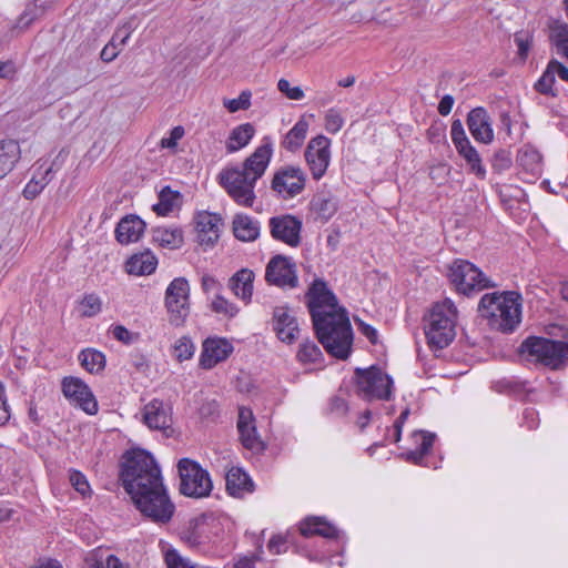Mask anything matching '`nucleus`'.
<instances>
[{
    "label": "nucleus",
    "instance_id": "nucleus-1",
    "mask_svg": "<svg viewBox=\"0 0 568 568\" xmlns=\"http://www.w3.org/2000/svg\"><path fill=\"white\" fill-rule=\"evenodd\" d=\"M119 478L135 508L151 521L168 524L175 511L154 457L144 449L122 455Z\"/></svg>",
    "mask_w": 568,
    "mask_h": 568
},
{
    "label": "nucleus",
    "instance_id": "nucleus-2",
    "mask_svg": "<svg viewBox=\"0 0 568 568\" xmlns=\"http://www.w3.org/2000/svg\"><path fill=\"white\" fill-rule=\"evenodd\" d=\"M306 298L318 342L333 357L347 359L354 335L346 308L339 305L336 295L322 278L313 281Z\"/></svg>",
    "mask_w": 568,
    "mask_h": 568
},
{
    "label": "nucleus",
    "instance_id": "nucleus-3",
    "mask_svg": "<svg viewBox=\"0 0 568 568\" xmlns=\"http://www.w3.org/2000/svg\"><path fill=\"white\" fill-rule=\"evenodd\" d=\"M273 155V143L270 136H264L261 145L245 159L242 166L222 170L219 174L220 184L229 196L244 207H252L256 195V182L264 175Z\"/></svg>",
    "mask_w": 568,
    "mask_h": 568
},
{
    "label": "nucleus",
    "instance_id": "nucleus-4",
    "mask_svg": "<svg viewBox=\"0 0 568 568\" xmlns=\"http://www.w3.org/2000/svg\"><path fill=\"white\" fill-rule=\"evenodd\" d=\"M520 294L514 291L487 293L481 296L478 312L490 328L511 333L521 320Z\"/></svg>",
    "mask_w": 568,
    "mask_h": 568
},
{
    "label": "nucleus",
    "instance_id": "nucleus-5",
    "mask_svg": "<svg viewBox=\"0 0 568 568\" xmlns=\"http://www.w3.org/2000/svg\"><path fill=\"white\" fill-rule=\"evenodd\" d=\"M457 308L446 298L434 304L429 314L425 316V335L432 349H444L456 336Z\"/></svg>",
    "mask_w": 568,
    "mask_h": 568
},
{
    "label": "nucleus",
    "instance_id": "nucleus-6",
    "mask_svg": "<svg viewBox=\"0 0 568 568\" xmlns=\"http://www.w3.org/2000/svg\"><path fill=\"white\" fill-rule=\"evenodd\" d=\"M520 352L551 369H559L568 364L567 342L530 336L520 345Z\"/></svg>",
    "mask_w": 568,
    "mask_h": 568
},
{
    "label": "nucleus",
    "instance_id": "nucleus-7",
    "mask_svg": "<svg viewBox=\"0 0 568 568\" xmlns=\"http://www.w3.org/2000/svg\"><path fill=\"white\" fill-rule=\"evenodd\" d=\"M447 277L458 293L467 296L496 286L475 264L463 258L448 265Z\"/></svg>",
    "mask_w": 568,
    "mask_h": 568
},
{
    "label": "nucleus",
    "instance_id": "nucleus-8",
    "mask_svg": "<svg viewBox=\"0 0 568 568\" xmlns=\"http://www.w3.org/2000/svg\"><path fill=\"white\" fill-rule=\"evenodd\" d=\"M357 394L365 400H389L394 382L377 366L355 369Z\"/></svg>",
    "mask_w": 568,
    "mask_h": 568
},
{
    "label": "nucleus",
    "instance_id": "nucleus-9",
    "mask_svg": "<svg viewBox=\"0 0 568 568\" xmlns=\"http://www.w3.org/2000/svg\"><path fill=\"white\" fill-rule=\"evenodd\" d=\"M180 475V493L192 498L206 497L212 491V481L209 473L196 462L182 458L178 464Z\"/></svg>",
    "mask_w": 568,
    "mask_h": 568
},
{
    "label": "nucleus",
    "instance_id": "nucleus-10",
    "mask_svg": "<svg viewBox=\"0 0 568 568\" xmlns=\"http://www.w3.org/2000/svg\"><path fill=\"white\" fill-rule=\"evenodd\" d=\"M164 306L169 323L175 327L184 326L190 315V284L185 277H175L166 287Z\"/></svg>",
    "mask_w": 568,
    "mask_h": 568
},
{
    "label": "nucleus",
    "instance_id": "nucleus-11",
    "mask_svg": "<svg viewBox=\"0 0 568 568\" xmlns=\"http://www.w3.org/2000/svg\"><path fill=\"white\" fill-rule=\"evenodd\" d=\"M306 181L307 176L302 168L283 165L273 173L271 190L277 197L291 200L305 190Z\"/></svg>",
    "mask_w": 568,
    "mask_h": 568
},
{
    "label": "nucleus",
    "instance_id": "nucleus-12",
    "mask_svg": "<svg viewBox=\"0 0 568 568\" xmlns=\"http://www.w3.org/2000/svg\"><path fill=\"white\" fill-rule=\"evenodd\" d=\"M450 136L458 154L466 161L469 172L474 173L479 179H485L486 169L481 163V158L478 151L471 145L459 119L452 122Z\"/></svg>",
    "mask_w": 568,
    "mask_h": 568
},
{
    "label": "nucleus",
    "instance_id": "nucleus-13",
    "mask_svg": "<svg viewBox=\"0 0 568 568\" xmlns=\"http://www.w3.org/2000/svg\"><path fill=\"white\" fill-rule=\"evenodd\" d=\"M304 156L313 179L321 180L331 163V140L322 134L311 139Z\"/></svg>",
    "mask_w": 568,
    "mask_h": 568
},
{
    "label": "nucleus",
    "instance_id": "nucleus-14",
    "mask_svg": "<svg viewBox=\"0 0 568 568\" xmlns=\"http://www.w3.org/2000/svg\"><path fill=\"white\" fill-rule=\"evenodd\" d=\"M64 397L89 415L98 413V402L90 387L79 377L67 376L61 383Z\"/></svg>",
    "mask_w": 568,
    "mask_h": 568
},
{
    "label": "nucleus",
    "instance_id": "nucleus-15",
    "mask_svg": "<svg viewBox=\"0 0 568 568\" xmlns=\"http://www.w3.org/2000/svg\"><path fill=\"white\" fill-rule=\"evenodd\" d=\"M265 280L267 283L278 287H297L298 277L293 258L284 255L272 257L266 265Z\"/></svg>",
    "mask_w": 568,
    "mask_h": 568
},
{
    "label": "nucleus",
    "instance_id": "nucleus-16",
    "mask_svg": "<svg viewBox=\"0 0 568 568\" xmlns=\"http://www.w3.org/2000/svg\"><path fill=\"white\" fill-rule=\"evenodd\" d=\"M271 236L291 247L301 244L302 221L291 214L273 216L268 221Z\"/></svg>",
    "mask_w": 568,
    "mask_h": 568
},
{
    "label": "nucleus",
    "instance_id": "nucleus-17",
    "mask_svg": "<svg viewBox=\"0 0 568 568\" xmlns=\"http://www.w3.org/2000/svg\"><path fill=\"white\" fill-rule=\"evenodd\" d=\"M171 406L161 399H152L143 408V423L153 430H161L166 437L173 433Z\"/></svg>",
    "mask_w": 568,
    "mask_h": 568
},
{
    "label": "nucleus",
    "instance_id": "nucleus-18",
    "mask_svg": "<svg viewBox=\"0 0 568 568\" xmlns=\"http://www.w3.org/2000/svg\"><path fill=\"white\" fill-rule=\"evenodd\" d=\"M194 221L199 244L210 247L213 246L220 237L221 226L223 224L221 215L202 211L195 215Z\"/></svg>",
    "mask_w": 568,
    "mask_h": 568
},
{
    "label": "nucleus",
    "instance_id": "nucleus-19",
    "mask_svg": "<svg viewBox=\"0 0 568 568\" xmlns=\"http://www.w3.org/2000/svg\"><path fill=\"white\" fill-rule=\"evenodd\" d=\"M471 136L480 143L489 144L494 140L491 118L483 106L471 109L466 120Z\"/></svg>",
    "mask_w": 568,
    "mask_h": 568
},
{
    "label": "nucleus",
    "instance_id": "nucleus-20",
    "mask_svg": "<svg viewBox=\"0 0 568 568\" xmlns=\"http://www.w3.org/2000/svg\"><path fill=\"white\" fill-rule=\"evenodd\" d=\"M233 352V345L225 338H206L203 342V349L200 364L205 369L213 368L220 362L225 361Z\"/></svg>",
    "mask_w": 568,
    "mask_h": 568
},
{
    "label": "nucleus",
    "instance_id": "nucleus-21",
    "mask_svg": "<svg viewBox=\"0 0 568 568\" xmlns=\"http://www.w3.org/2000/svg\"><path fill=\"white\" fill-rule=\"evenodd\" d=\"M273 329L280 341L292 344L298 337V324L285 306L275 307L273 311Z\"/></svg>",
    "mask_w": 568,
    "mask_h": 568
},
{
    "label": "nucleus",
    "instance_id": "nucleus-22",
    "mask_svg": "<svg viewBox=\"0 0 568 568\" xmlns=\"http://www.w3.org/2000/svg\"><path fill=\"white\" fill-rule=\"evenodd\" d=\"M134 29L135 24L133 20H128L123 24L119 26L111 40L101 50V60L109 63L116 59L124 45L128 43Z\"/></svg>",
    "mask_w": 568,
    "mask_h": 568
},
{
    "label": "nucleus",
    "instance_id": "nucleus-23",
    "mask_svg": "<svg viewBox=\"0 0 568 568\" xmlns=\"http://www.w3.org/2000/svg\"><path fill=\"white\" fill-rule=\"evenodd\" d=\"M254 418L250 409L240 408L237 430L242 445L250 450L260 452L264 449V445L256 433L253 424Z\"/></svg>",
    "mask_w": 568,
    "mask_h": 568
},
{
    "label": "nucleus",
    "instance_id": "nucleus-24",
    "mask_svg": "<svg viewBox=\"0 0 568 568\" xmlns=\"http://www.w3.org/2000/svg\"><path fill=\"white\" fill-rule=\"evenodd\" d=\"M310 210L315 215V220L326 223L338 210L337 200L329 191H320L313 195Z\"/></svg>",
    "mask_w": 568,
    "mask_h": 568
},
{
    "label": "nucleus",
    "instance_id": "nucleus-25",
    "mask_svg": "<svg viewBox=\"0 0 568 568\" xmlns=\"http://www.w3.org/2000/svg\"><path fill=\"white\" fill-rule=\"evenodd\" d=\"M145 222L136 215H128L120 220L115 227V237L121 244L139 241L144 233Z\"/></svg>",
    "mask_w": 568,
    "mask_h": 568
},
{
    "label": "nucleus",
    "instance_id": "nucleus-26",
    "mask_svg": "<svg viewBox=\"0 0 568 568\" xmlns=\"http://www.w3.org/2000/svg\"><path fill=\"white\" fill-rule=\"evenodd\" d=\"M300 532L308 538L321 536L327 539L338 538V529L324 517L310 516L300 523Z\"/></svg>",
    "mask_w": 568,
    "mask_h": 568
},
{
    "label": "nucleus",
    "instance_id": "nucleus-27",
    "mask_svg": "<svg viewBox=\"0 0 568 568\" xmlns=\"http://www.w3.org/2000/svg\"><path fill=\"white\" fill-rule=\"evenodd\" d=\"M226 490L234 497H240L245 493L254 490V484L251 477L241 467H231L226 473Z\"/></svg>",
    "mask_w": 568,
    "mask_h": 568
},
{
    "label": "nucleus",
    "instance_id": "nucleus-28",
    "mask_svg": "<svg viewBox=\"0 0 568 568\" xmlns=\"http://www.w3.org/2000/svg\"><path fill=\"white\" fill-rule=\"evenodd\" d=\"M254 273L248 268L237 271L229 282L234 295L244 302H250L253 294Z\"/></svg>",
    "mask_w": 568,
    "mask_h": 568
},
{
    "label": "nucleus",
    "instance_id": "nucleus-29",
    "mask_svg": "<svg viewBox=\"0 0 568 568\" xmlns=\"http://www.w3.org/2000/svg\"><path fill=\"white\" fill-rule=\"evenodd\" d=\"M158 265V258L150 251L132 255L125 264L126 272L132 275L142 276L152 274Z\"/></svg>",
    "mask_w": 568,
    "mask_h": 568
},
{
    "label": "nucleus",
    "instance_id": "nucleus-30",
    "mask_svg": "<svg viewBox=\"0 0 568 568\" xmlns=\"http://www.w3.org/2000/svg\"><path fill=\"white\" fill-rule=\"evenodd\" d=\"M20 155V145L17 141L11 139L0 141V180L13 170Z\"/></svg>",
    "mask_w": 568,
    "mask_h": 568
},
{
    "label": "nucleus",
    "instance_id": "nucleus-31",
    "mask_svg": "<svg viewBox=\"0 0 568 568\" xmlns=\"http://www.w3.org/2000/svg\"><path fill=\"white\" fill-rule=\"evenodd\" d=\"M233 233L240 241H255L260 235V223L247 214H236L233 219Z\"/></svg>",
    "mask_w": 568,
    "mask_h": 568
},
{
    "label": "nucleus",
    "instance_id": "nucleus-32",
    "mask_svg": "<svg viewBox=\"0 0 568 568\" xmlns=\"http://www.w3.org/2000/svg\"><path fill=\"white\" fill-rule=\"evenodd\" d=\"M158 203L152 206V210L159 216H166L182 204V194L179 191L172 190L169 185L162 187L158 195Z\"/></svg>",
    "mask_w": 568,
    "mask_h": 568
},
{
    "label": "nucleus",
    "instance_id": "nucleus-33",
    "mask_svg": "<svg viewBox=\"0 0 568 568\" xmlns=\"http://www.w3.org/2000/svg\"><path fill=\"white\" fill-rule=\"evenodd\" d=\"M255 134V128L252 123H243L235 126L226 141L227 153H234L245 148Z\"/></svg>",
    "mask_w": 568,
    "mask_h": 568
},
{
    "label": "nucleus",
    "instance_id": "nucleus-34",
    "mask_svg": "<svg viewBox=\"0 0 568 568\" xmlns=\"http://www.w3.org/2000/svg\"><path fill=\"white\" fill-rule=\"evenodd\" d=\"M78 359L81 366L90 374H100L106 364L105 355L95 348L82 349Z\"/></svg>",
    "mask_w": 568,
    "mask_h": 568
},
{
    "label": "nucleus",
    "instance_id": "nucleus-35",
    "mask_svg": "<svg viewBox=\"0 0 568 568\" xmlns=\"http://www.w3.org/2000/svg\"><path fill=\"white\" fill-rule=\"evenodd\" d=\"M153 240L162 247L176 250L183 244V233L179 227H156L153 230Z\"/></svg>",
    "mask_w": 568,
    "mask_h": 568
},
{
    "label": "nucleus",
    "instance_id": "nucleus-36",
    "mask_svg": "<svg viewBox=\"0 0 568 568\" xmlns=\"http://www.w3.org/2000/svg\"><path fill=\"white\" fill-rule=\"evenodd\" d=\"M308 131V122L300 119L294 126L286 133L282 143L283 148L287 151H296L302 146Z\"/></svg>",
    "mask_w": 568,
    "mask_h": 568
},
{
    "label": "nucleus",
    "instance_id": "nucleus-37",
    "mask_svg": "<svg viewBox=\"0 0 568 568\" xmlns=\"http://www.w3.org/2000/svg\"><path fill=\"white\" fill-rule=\"evenodd\" d=\"M52 180V168H45L40 178L33 175L26 184L22 195L27 200L36 199Z\"/></svg>",
    "mask_w": 568,
    "mask_h": 568
},
{
    "label": "nucleus",
    "instance_id": "nucleus-38",
    "mask_svg": "<svg viewBox=\"0 0 568 568\" xmlns=\"http://www.w3.org/2000/svg\"><path fill=\"white\" fill-rule=\"evenodd\" d=\"M517 161L523 169L534 175L539 174L541 171V156L531 148L521 150L517 156Z\"/></svg>",
    "mask_w": 568,
    "mask_h": 568
},
{
    "label": "nucleus",
    "instance_id": "nucleus-39",
    "mask_svg": "<svg viewBox=\"0 0 568 568\" xmlns=\"http://www.w3.org/2000/svg\"><path fill=\"white\" fill-rule=\"evenodd\" d=\"M296 357L302 364H315L322 361L323 353L315 342L306 339L300 345Z\"/></svg>",
    "mask_w": 568,
    "mask_h": 568
},
{
    "label": "nucleus",
    "instance_id": "nucleus-40",
    "mask_svg": "<svg viewBox=\"0 0 568 568\" xmlns=\"http://www.w3.org/2000/svg\"><path fill=\"white\" fill-rule=\"evenodd\" d=\"M102 310L101 298L94 294H85L78 303V312L81 317H93Z\"/></svg>",
    "mask_w": 568,
    "mask_h": 568
},
{
    "label": "nucleus",
    "instance_id": "nucleus-41",
    "mask_svg": "<svg viewBox=\"0 0 568 568\" xmlns=\"http://www.w3.org/2000/svg\"><path fill=\"white\" fill-rule=\"evenodd\" d=\"M40 0H31V2L27 6L24 12L21 14L20 20L29 26L33 21L42 18L47 10H49L52 6V2L49 1H42L39 3Z\"/></svg>",
    "mask_w": 568,
    "mask_h": 568
},
{
    "label": "nucleus",
    "instance_id": "nucleus-42",
    "mask_svg": "<svg viewBox=\"0 0 568 568\" xmlns=\"http://www.w3.org/2000/svg\"><path fill=\"white\" fill-rule=\"evenodd\" d=\"M551 40L557 53L568 60V24L559 23L552 29Z\"/></svg>",
    "mask_w": 568,
    "mask_h": 568
},
{
    "label": "nucleus",
    "instance_id": "nucleus-43",
    "mask_svg": "<svg viewBox=\"0 0 568 568\" xmlns=\"http://www.w3.org/2000/svg\"><path fill=\"white\" fill-rule=\"evenodd\" d=\"M211 310L216 314H222L230 318L234 317L239 313V307L221 294H216L212 300Z\"/></svg>",
    "mask_w": 568,
    "mask_h": 568
},
{
    "label": "nucleus",
    "instance_id": "nucleus-44",
    "mask_svg": "<svg viewBox=\"0 0 568 568\" xmlns=\"http://www.w3.org/2000/svg\"><path fill=\"white\" fill-rule=\"evenodd\" d=\"M555 80L556 77L554 75L549 65H547L541 77L535 83L536 91L544 95L556 97L557 93L552 90Z\"/></svg>",
    "mask_w": 568,
    "mask_h": 568
},
{
    "label": "nucleus",
    "instance_id": "nucleus-45",
    "mask_svg": "<svg viewBox=\"0 0 568 568\" xmlns=\"http://www.w3.org/2000/svg\"><path fill=\"white\" fill-rule=\"evenodd\" d=\"M252 93L250 90H243L236 99H225L223 101L224 108L229 112L234 113L240 110H247L251 106Z\"/></svg>",
    "mask_w": 568,
    "mask_h": 568
},
{
    "label": "nucleus",
    "instance_id": "nucleus-46",
    "mask_svg": "<svg viewBox=\"0 0 568 568\" xmlns=\"http://www.w3.org/2000/svg\"><path fill=\"white\" fill-rule=\"evenodd\" d=\"M195 346L190 337L182 336L174 345V355L179 362L192 358Z\"/></svg>",
    "mask_w": 568,
    "mask_h": 568
},
{
    "label": "nucleus",
    "instance_id": "nucleus-47",
    "mask_svg": "<svg viewBox=\"0 0 568 568\" xmlns=\"http://www.w3.org/2000/svg\"><path fill=\"white\" fill-rule=\"evenodd\" d=\"M413 438L416 444L415 449H418L424 455H427L433 447L436 435L434 433L426 432V430H417V432L413 433Z\"/></svg>",
    "mask_w": 568,
    "mask_h": 568
},
{
    "label": "nucleus",
    "instance_id": "nucleus-48",
    "mask_svg": "<svg viewBox=\"0 0 568 568\" xmlns=\"http://www.w3.org/2000/svg\"><path fill=\"white\" fill-rule=\"evenodd\" d=\"M513 159L511 153L508 150L500 149L495 152L491 160V168L495 172L501 173L511 168Z\"/></svg>",
    "mask_w": 568,
    "mask_h": 568
},
{
    "label": "nucleus",
    "instance_id": "nucleus-49",
    "mask_svg": "<svg viewBox=\"0 0 568 568\" xmlns=\"http://www.w3.org/2000/svg\"><path fill=\"white\" fill-rule=\"evenodd\" d=\"M344 125V119L341 114V112L335 109L331 108L327 110L325 114V129L329 133H337Z\"/></svg>",
    "mask_w": 568,
    "mask_h": 568
},
{
    "label": "nucleus",
    "instance_id": "nucleus-50",
    "mask_svg": "<svg viewBox=\"0 0 568 568\" xmlns=\"http://www.w3.org/2000/svg\"><path fill=\"white\" fill-rule=\"evenodd\" d=\"M514 41L518 48V55L525 60L531 45V37L528 32L520 31L515 33Z\"/></svg>",
    "mask_w": 568,
    "mask_h": 568
},
{
    "label": "nucleus",
    "instance_id": "nucleus-51",
    "mask_svg": "<svg viewBox=\"0 0 568 568\" xmlns=\"http://www.w3.org/2000/svg\"><path fill=\"white\" fill-rule=\"evenodd\" d=\"M277 89L281 93L285 94L286 98L291 100H302L304 98V92L300 87H291L288 80L280 79L277 82Z\"/></svg>",
    "mask_w": 568,
    "mask_h": 568
},
{
    "label": "nucleus",
    "instance_id": "nucleus-52",
    "mask_svg": "<svg viewBox=\"0 0 568 568\" xmlns=\"http://www.w3.org/2000/svg\"><path fill=\"white\" fill-rule=\"evenodd\" d=\"M70 483L73 486V488L78 493H80L82 496H85L91 491L90 485H89L85 476L78 470H73L70 474Z\"/></svg>",
    "mask_w": 568,
    "mask_h": 568
},
{
    "label": "nucleus",
    "instance_id": "nucleus-53",
    "mask_svg": "<svg viewBox=\"0 0 568 568\" xmlns=\"http://www.w3.org/2000/svg\"><path fill=\"white\" fill-rule=\"evenodd\" d=\"M184 135V129L181 125L174 126L170 131V136L163 138L160 142V145L164 149H174L178 144V141L181 140Z\"/></svg>",
    "mask_w": 568,
    "mask_h": 568
},
{
    "label": "nucleus",
    "instance_id": "nucleus-54",
    "mask_svg": "<svg viewBox=\"0 0 568 568\" xmlns=\"http://www.w3.org/2000/svg\"><path fill=\"white\" fill-rule=\"evenodd\" d=\"M287 542H288L287 536L275 535L270 539V541L267 544V548L272 554L278 555V554L286 551Z\"/></svg>",
    "mask_w": 568,
    "mask_h": 568
},
{
    "label": "nucleus",
    "instance_id": "nucleus-55",
    "mask_svg": "<svg viewBox=\"0 0 568 568\" xmlns=\"http://www.w3.org/2000/svg\"><path fill=\"white\" fill-rule=\"evenodd\" d=\"M11 414L7 403L6 388L0 383V426H4L10 420Z\"/></svg>",
    "mask_w": 568,
    "mask_h": 568
},
{
    "label": "nucleus",
    "instance_id": "nucleus-56",
    "mask_svg": "<svg viewBox=\"0 0 568 568\" xmlns=\"http://www.w3.org/2000/svg\"><path fill=\"white\" fill-rule=\"evenodd\" d=\"M409 413H410L409 408H405L394 423L393 427H394V442L395 443L400 440L402 429H403L405 422L407 420V418L409 416Z\"/></svg>",
    "mask_w": 568,
    "mask_h": 568
},
{
    "label": "nucleus",
    "instance_id": "nucleus-57",
    "mask_svg": "<svg viewBox=\"0 0 568 568\" xmlns=\"http://www.w3.org/2000/svg\"><path fill=\"white\" fill-rule=\"evenodd\" d=\"M329 410L337 416H344L348 410L346 400L341 397H333L329 402Z\"/></svg>",
    "mask_w": 568,
    "mask_h": 568
},
{
    "label": "nucleus",
    "instance_id": "nucleus-58",
    "mask_svg": "<svg viewBox=\"0 0 568 568\" xmlns=\"http://www.w3.org/2000/svg\"><path fill=\"white\" fill-rule=\"evenodd\" d=\"M111 332L115 339H118L124 344H130L132 341V334L123 325L113 326Z\"/></svg>",
    "mask_w": 568,
    "mask_h": 568
},
{
    "label": "nucleus",
    "instance_id": "nucleus-59",
    "mask_svg": "<svg viewBox=\"0 0 568 568\" xmlns=\"http://www.w3.org/2000/svg\"><path fill=\"white\" fill-rule=\"evenodd\" d=\"M358 328L361 333L372 343L377 344L378 334L377 331L369 324L364 323L363 321L358 322Z\"/></svg>",
    "mask_w": 568,
    "mask_h": 568
},
{
    "label": "nucleus",
    "instance_id": "nucleus-60",
    "mask_svg": "<svg viewBox=\"0 0 568 568\" xmlns=\"http://www.w3.org/2000/svg\"><path fill=\"white\" fill-rule=\"evenodd\" d=\"M554 75H558L561 80L568 82V68L557 60H551L548 63Z\"/></svg>",
    "mask_w": 568,
    "mask_h": 568
},
{
    "label": "nucleus",
    "instance_id": "nucleus-61",
    "mask_svg": "<svg viewBox=\"0 0 568 568\" xmlns=\"http://www.w3.org/2000/svg\"><path fill=\"white\" fill-rule=\"evenodd\" d=\"M454 102L455 100L450 94L444 95L438 103V113L443 116L448 115L453 109Z\"/></svg>",
    "mask_w": 568,
    "mask_h": 568
},
{
    "label": "nucleus",
    "instance_id": "nucleus-62",
    "mask_svg": "<svg viewBox=\"0 0 568 568\" xmlns=\"http://www.w3.org/2000/svg\"><path fill=\"white\" fill-rule=\"evenodd\" d=\"M120 559L115 555H109L105 560H97L91 568H119Z\"/></svg>",
    "mask_w": 568,
    "mask_h": 568
},
{
    "label": "nucleus",
    "instance_id": "nucleus-63",
    "mask_svg": "<svg viewBox=\"0 0 568 568\" xmlns=\"http://www.w3.org/2000/svg\"><path fill=\"white\" fill-rule=\"evenodd\" d=\"M402 456L406 462H409L415 465H420L422 460L424 459V457L426 455L420 453V450H418V449H412V450L404 453Z\"/></svg>",
    "mask_w": 568,
    "mask_h": 568
},
{
    "label": "nucleus",
    "instance_id": "nucleus-64",
    "mask_svg": "<svg viewBox=\"0 0 568 568\" xmlns=\"http://www.w3.org/2000/svg\"><path fill=\"white\" fill-rule=\"evenodd\" d=\"M69 155V150L67 149H61L59 151V153L57 154V156L53 159L51 165L49 168H52V173L54 171H58L62 168V165L64 164L67 158Z\"/></svg>",
    "mask_w": 568,
    "mask_h": 568
}]
</instances>
